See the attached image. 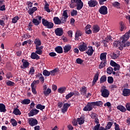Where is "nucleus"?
Returning a JSON list of instances; mask_svg holds the SVG:
<instances>
[{
	"label": "nucleus",
	"instance_id": "55",
	"mask_svg": "<svg viewBox=\"0 0 130 130\" xmlns=\"http://www.w3.org/2000/svg\"><path fill=\"white\" fill-rule=\"evenodd\" d=\"M110 65L112 67H116V66H118V64H117L116 62H114L113 60L110 61Z\"/></svg>",
	"mask_w": 130,
	"mask_h": 130
},
{
	"label": "nucleus",
	"instance_id": "48",
	"mask_svg": "<svg viewBox=\"0 0 130 130\" xmlns=\"http://www.w3.org/2000/svg\"><path fill=\"white\" fill-rule=\"evenodd\" d=\"M108 83L109 84H113V77L111 76H109L108 77Z\"/></svg>",
	"mask_w": 130,
	"mask_h": 130
},
{
	"label": "nucleus",
	"instance_id": "46",
	"mask_svg": "<svg viewBox=\"0 0 130 130\" xmlns=\"http://www.w3.org/2000/svg\"><path fill=\"white\" fill-rule=\"evenodd\" d=\"M31 87L33 94H34V95H36V94H37V91H36V86L31 85Z\"/></svg>",
	"mask_w": 130,
	"mask_h": 130
},
{
	"label": "nucleus",
	"instance_id": "21",
	"mask_svg": "<svg viewBox=\"0 0 130 130\" xmlns=\"http://www.w3.org/2000/svg\"><path fill=\"white\" fill-rule=\"evenodd\" d=\"M123 96H129L130 95V89L127 88H125L123 90Z\"/></svg>",
	"mask_w": 130,
	"mask_h": 130
},
{
	"label": "nucleus",
	"instance_id": "26",
	"mask_svg": "<svg viewBox=\"0 0 130 130\" xmlns=\"http://www.w3.org/2000/svg\"><path fill=\"white\" fill-rule=\"evenodd\" d=\"M75 7H77V0H71L70 8H72L73 9Z\"/></svg>",
	"mask_w": 130,
	"mask_h": 130
},
{
	"label": "nucleus",
	"instance_id": "59",
	"mask_svg": "<svg viewBox=\"0 0 130 130\" xmlns=\"http://www.w3.org/2000/svg\"><path fill=\"white\" fill-rule=\"evenodd\" d=\"M39 80H34L31 84V86H36V84H39Z\"/></svg>",
	"mask_w": 130,
	"mask_h": 130
},
{
	"label": "nucleus",
	"instance_id": "63",
	"mask_svg": "<svg viewBox=\"0 0 130 130\" xmlns=\"http://www.w3.org/2000/svg\"><path fill=\"white\" fill-rule=\"evenodd\" d=\"M125 107L128 111H130V103L126 104Z\"/></svg>",
	"mask_w": 130,
	"mask_h": 130
},
{
	"label": "nucleus",
	"instance_id": "27",
	"mask_svg": "<svg viewBox=\"0 0 130 130\" xmlns=\"http://www.w3.org/2000/svg\"><path fill=\"white\" fill-rule=\"evenodd\" d=\"M6 106L4 104H0V112H6Z\"/></svg>",
	"mask_w": 130,
	"mask_h": 130
},
{
	"label": "nucleus",
	"instance_id": "11",
	"mask_svg": "<svg viewBox=\"0 0 130 130\" xmlns=\"http://www.w3.org/2000/svg\"><path fill=\"white\" fill-rule=\"evenodd\" d=\"M36 53H37V54L41 55V54L43 53V51H42V50L43 49V46H41L40 47H36Z\"/></svg>",
	"mask_w": 130,
	"mask_h": 130
},
{
	"label": "nucleus",
	"instance_id": "8",
	"mask_svg": "<svg viewBox=\"0 0 130 130\" xmlns=\"http://www.w3.org/2000/svg\"><path fill=\"white\" fill-rule=\"evenodd\" d=\"M55 33L56 36H62L63 34V29L61 27L57 28L55 29Z\"/></svg>",
	"mask_w": 130,
	"mask_h": 130
},
{
	"label": "nucleus",
	"instance_id": "62",
	"mask_svg": "<svg viewBox=\"0 0 130 130\" xmlns=\"http://www.w3.org/2000/svg\"><path fill=\"white\" fill-rule=\"evenodd\" d=\"M113 7H119L120 4L117 2H115L114 3L112 4Z\"/></svg>",
	"mask_w": 130,
	"mask_h": 130
},
{
	"label": "nucleus",
	"instance_id": "57",
	"mask_svg": "<svg viewBox=\"0 0 130 130\" xmlns=\"http://www.w3.org/2000/svg\"><path fill=\"white\" fill-rule=\"evenodd\" d=\"M72 124L75 126L78 125V119L77 120H76V119H74V120H73Z\"/></svg>",
	"mask_w": 130,
	"mask_h": 130
},
{
	"label": "nucleus",
	"instance_id": "61",
	"mask_svg": "<svg viewBox=\"0 0 130 130\" xmlns=\"http://www.w3.org/2000/svg\"><path fill=\"white\" fill-rule=\"evenodd\" d=\"M118 57V55L115 53H113V55L112 56V58L113 59H116Z\"/></svg>",
	"mask_w": 130,
	"mask_h": 130
},
{
	"label": "nucleus",
	"instance_id": "18",
	"mask_svg": "<svg viewBox=\"0 0 130 130\" xmlns=\"http://www.w3.org/2000/svg\"><path fill=\"white\" fill-rule=\"evenodd\" d=\"M31 58H32V59H39L40 58V56H39V55H38L37 54V53H36V52L35 53L33 52L31 54V56H30Z\"/></svg>",
	"mask_w": 130,
	"mask_h": 130
},
{
	"label": "nucleus",
	"instance_id": "10",
	"mask_svg": "<svg viewBox=\"0 0 130 130\" xmlns=\"http://www.w3.org/2000/svg\"><path fill=\"white\" fill-rule=\"evenodd\" d=\"M79 49L80 51L83 52L87 50V49H88V47L85 43H83L80 46H79Z\"/></svg>",
	"mask_w": 130,
	"mask_h": 130
},
{
	"label": "nucleus",
	"instance_id": "42",
	"mask_svg": "<svg viewBox=\"0 0 130 130\" xmlns=\"http://www.w3.org/2000/svg\"><path fill=\"white\" fill-rule=\"evenodd\" d=\"M66 87H60L58 89V93H60V94H62V93H64V92H66Z\"/></svg>",
	"mask_w": 130,
	"mask_h": 130
},
{
	"label": "nucleus",
	"instance_id": "17",
	"mask_svg": "<svg viewBox=\"0 0 130 130\" xmlns=\"http://www.w3.org/2000/svg\"><path fill=\"white\" fill-rule=\"evenodd\" d=\"M106 55H107V53H102L100 56L101 60L106 61Z\"/></svg>",
	"mask_w": 130,
	"mask_h": 130
},
{
	"label": "nucleus",
	"instance_id": "24",
	"mask_svg": "<svg viewBox=\"0 0 130 130\" xmlns=\"http://www.w3.org/2000/svg\"><path fill=\"white\" fill-rule=\"evenodd\" d=\"M34 43L36 45V47H39L41 45V41L39 39H36L34 41Z\"/></svg>",
	"mask_w": 130,
	"mask_h": 130
},
{
	"label": "nucleus",
	"instance_id": "45",
	"mask_svg": "<svg viewBox=\"0 0 130 130\" xmlns=\"http://www.w3.org/2000/svg\"><path fill=\"white\" fill-rule=\"evenodd\" d=\"M112 72H113V68L112 67H109L107 69V73L109 75H111L112 74Z\"/></svg>",
	"mask_w": 130,
	"mask_h": 130
},
{
	"label": "nucleus",
	"instance_id": "23",
	"mask_svg": "<svg viewBox=\"0 0 130 130\" xmlns=\"http://www.w3.org/2000/svg\"><path fill=\"white\" fill-rule=\"evenodd\" d=\"M29 67V62L27 61H24L23 63V65L20 66L21 69H23V70L26 69Z\"/></svg>",
	"mask_w": 130,
	"mask_h": 130
},
{
	"label": "nucleus",
	"instance_id": "35",
	"mask_svg": "<svg viewBox=\"0 0 130 130\" xmlns=\"http://www.w3.org/2000/svg\"><path fill=\"white\" fill-rule=\"evenodd\" d=\"M106 80H107V77H106V75H103L100 78V84H102V83L106 82Z\"/></svg>",
	"mask_w": 130,
	"mask_h": 130
},
{
	"label": "nucleus",
	"instance_id": "28",
	"mask_svg": "<svg viewBox=\"0 0 130 130\" xmlns=\"http://www.w3.org/2000/svg\"><path fill=\"white\" fill-rule=\"evenodd\" d=\"M13 114H15V115H21V111H20L18 108H14Z\"/></svg>",
	"mask_w": 130,
	"mask_h": 130
},
{
	"label": "nucleus",
	"instance_id": "49",
	"mask_svg": "<svg viewBox=\"0 0 130 130\" xmlns=\"http://www.w3.org/2000/svg\"><path fill=\"white\" fill-rule=\"evenodd\" d=\"M11 121L13 126H16L17 124H18L17 121L15 119H11Z\"/></svg>",
	"mask_w": 130,
	"mask_h": 130
},
{
	"label": "nucleus",
	"instance_id": "37",
	"mask_svg": "<svg viewBox=\"0 0 130 130\" xmlns=\"http://www.w3.org/2000/svg\"><path fill=\"white\" fill-rule=\"evenodd\" d=\"M32 22L35 26H38V25H39V24H40V21H39L38 20H37V19L34 18L32 19Z\"/></svg>",
	"mask_w": 130,
	"mask_h": 130
},
{
	"label": "nucleus",
	"instance_id": "41",
	"mask_svg": "<svg viewBox=\"0 0 130 130\" xmlns=\"http://www.w3.org/2000/svg\"><path fill=\"white\" fill-rule=\"evenodd\" d=\"M77 121L78 122V124L81 125L83 124V123H84L85 120H84L83 118H78Z\"/></svg>",
	"mask_w": 130,
	"mask_h": 130
},
{
	"label": "nucleus",
	"instance_id": "12",
	"mask_svg": "<svg viewBox=\"0 0 130 130\" xmlns=\"http://www.w3.org/2000/svg\"><path fill=\"white\" fill-rule=\"evenodd\" d=\"M70 106H71V104H69L68 103L64 104L63 107L61 109L62 113L67 112V111H68V109L69 108V107H70Z\"/></svg>",
	"mask_w": 130,
	"mask_h": 130
},
{
	"label": "nucleus",
	"instance_id": "52",
	"mask_svg": "<svg viewBox=\"0 0 130 130\" xmlns=\"http://www.w3.org/2000/svg\"><path fill=\"white\" fill-rule=\"evenodd\" d=\"M73 96H74V92H71L66 95V99H70V98H71V97H73Z\"/></svg>",
	"mask_w": 130,
	"mask_h": 130
},
{
	"label": "nucleus",
	"instance_id": "51",
	"mask_svg": "<svg viewBox=\"0 0 130 130\" xmlns=\"http://www.w3.org/2000/svg\"><path fill=\"white\" fill-rule=\"evenodd\" d=\"M63 18L65 19H68L69 18V16L68 15V12L67 10H64L63 12V15H62Z\"/></svg>",
	"mask_w": 130,
	"mask_h": 130
},
{
	"label": "nucleus",
	"instance_id": "56",
	"mask_svg": "<svg viewBox=\"0 0 130 130\" xmlns=\"http://www.w3.org/2000/svg\"><path fill=\"white\" fill-rule=\"evenodd\" d=\"M6 84H7V86H14V85H15V83H14L13 82L11 81H8L6 83Z\"/></svg>",
	"mask_w": 130,
	"mask_h": 130
},
{
	"label": "nucleus",
	"instance_id": "34",
	"mask_svg": "<svg viewBox=\"0 0 130 130\" xmlns=\"http://www.w3.org/2000/svg\"><path fill=\"white\" fill-rule=\"evenodd\" d=\"M80 93H81V95H86V94L87 93V88L86 87H82L80 89Z\"/></svg>",
	"mask_w": 130,
	"mask_h": 130
},
{
	"label": "nucleus",
	"instance_id": "50",
	"mask_svg": "<svg viewBox=\"0 0 130 130\" xmlns=\"http://www.w3.org/2000/svg\"><path fill=\"white\" fill-rule=\"evenodd\" d=\"M112 124H113V123L109 122L106 127V128H107V129H110L111 126H112Z\"/></svg>",
	"mask_w": 130,
	"mask_h": 130
},
{
	"label": "nucleus",
	"instance_id": "25",
	"mask_svg": "<svg viewBox=\"0 0 130 130\" xmlns=\"http://www.w3.org/2000/svg\"><path fill=\"white\" fill-rule=\"evenodd\" d=\"M117 109L118 110H120V111H121V112H125L126 111V109H125V107H123V106L122 105H119L117 107Z\"/></svg>",
	"mask_w": 130,
	"mask_h": 130
},
{
	"label": "nucleus",
	"instance_id": "64",
	"mask_svg": "<svg viewBox=\"0 0 130 130\" xmlns=\"http://www.w3.org/2000/svg\"><path fill=\"white\" fill-rule=\"evenodd\" d=\"M100 129V124H98L94 126V130H99Z\"/></svg>",
	"mask_w": 130,
	"mask_h": 130
},
{
	"label": "nucleus",
	"instance_id": "40",
	"mask_svg": "<svg viewBox=\"0 0 130 130\" xmlns=\"http://www.w3.org/2000/svg\"><path fill=\"white\" fill-rule=\"evenodd\" d=\"M106 66V61H102L101 62L100 64L99 65V69H103Z\"/></svg>",
	"mask_w": 130,
	"mask_h": 130
},
{
	"label": "nucleus",
	"instance_id": "31",
	"mask_svg": "<svg viewBox=\"0 0 130 130\" xmlns=\"http://www.w3.org/2000/svg\"><path fill=\"white\" fill-rule=\"evenodd\" d=\"M44 10L47 13H50V9H49V4L46 2L45 5L44 6Z\"/></svg>",
	"mask_w": 130,
	"mask_h": 130
},
{
	"label": "nucleus",
	"instance_id": "1",
	"mask_svg": "<svg viewBox=\"0 0 130 130\" xmlns=\"http://www.w3.org/2000/svg\"><path fill=\"white\" fill-rule=\"evenodd\" d=\"M129 37L130 29L128 32H126L124 35L120 37V40L121 42H115L114 43V45L116 46V47H118V49L120 50H122L123 49V47H125L126 46H129V42H127V43L125 44V42L128 40V38H129Z\"/></svg>",
	"mask_w": 130,
	"mask_h": 130
},
{
	"label": "nucleus",
	"instance_id": "44",
	"mask_svg": "<svg viewBox=\"0 0 130 130\" xmlns=\"http://www.w3.org/2000/svg\"><path fill=\"white\" fill-rule=\"evenodd\" d=\"M30 102H31L30 100L24 99L21 102V104L24 105H27V104H29Z\"/></svg>",
	"mask_w": 130,
	"mask_h": 130
},
{
	"label": "nucleus",
	"instance_id": "3",
	"mask_svg": "<svg viewBox=\"0 0 130 130\" xmlns=\"http://www.w3.org/2000/svg\"><path fill=\"white\" fill-rule=\"evenodd\" d=\"M42 24L43 26H45V27H46L48 29H52V28H53V26H54L53 23L49 22L44 18L42 19Z\"/></svg>",
	"mask_w": 130,
	"mask_h": 130
},
{
	"label": "nucleus",
	"instance_id": "54",
	"mask_svg": "<svg viewBox=\"0 0 130 130\" xmlns=\"http://www.w3.org/2000/svg\"><path fill=\"white\" fill-rule=\"evenodd\" d=\"M71 13V16H77L78 15V11L77 10H73Z\"/></svg>",
	"mask_w": 130,
	"mask_h": 130
},
{
	"label": "nucleus",
	"instance_id": "36",
	"mask_svg": "<svg viewBox=\"0 0 130 130\" xmlns=\"http://www.w3.org/2000/svg\"><path fill=\"white\" fill-rule=\"evenodd\" d=\"M37 109H40V110H42L45 109V106H43L42 105L39 104L36 106Z\"/></svg>",
	"mask_w": 130,
	"mask_h": 130
},
{
	"label": "nucleus",
	"instance_id": "53",
	"mask_svg": "<svg viewBox=\"0 0 130 130\" xmlns=\"http://www.w3.org/2000/svg\"><path fill=\"white\" fill-rule=\"evenodd\" d=\"M19 18L18 16H15L12 19V23H17L18 20H19Z\"/></svg>",
	"mask_w": 130,
	"mask_h": 130
},
{
	"label": "nucleus",
	"instance_id": "47",
	"mask_svg": "<svg viewBox=\"0 0 130 130\" xmlns=\"http://www.w3.org/2000/svg\"><path fill=\"white\" fill-rule=\"evenodd\" d=\"M76 63H78V64H82L83 62H84V60H82L81 58H78L76 59Z\"/></svg>",
	"mask_w": 130,
	"mask_h": 130
},
{
	"label": "nucleus",
	"instance_id": "33",
	"mask_svg": "<svg viewBox=\"0 0 130 130\" xmlns=\"http://www.w3.org/2000/svg\"><path fill=\"white\" fill-rule=\"evenodd\" d=\"M36 11H37V8L35 7L31 9H29V10L28 11V13L29 14V15H32V14H33Z\"/></svg>",
	"mask_w": 130,
	"mask_h": 130
},
{
	"label": "nucleus",
	"instance_id": "20",
	"mask_svg": "<svg viewBox=\"0 0 130 130\" xmlns=\"http://www.w3.org/2000/svg\"><path fill=\"white\" fill-rule=\"evenodd\" d=\"M100 30V27L98 25H93L92 32L93 33H98V32H99V30Z\"/></svg>",
	"mask_w": 130,
	"mask_h": 130
},
{
	"label": "nucleus",
	"instance_id": "19",
	"mask_svg": "<svg viewBox=\"0 0 130 130\" xmlns=\"http://www.w3.org/2000/svg\"><path fill=\"white\" fill-rule=\"evenodd\" d=\"M71 49H72V46H71V45H66L63 47V50H64V53H68L69 51H70V50H71Z\"/></svg>",
	"mask_w": 130,
	"mask_h": 130
},
{
	"label": "nucleus",
	"instance_id": "14",
	"mask_svg": "<svg viewBox=\"0 0 130 130\" xmlns=\"http://www.w3.org/2000/svg\"><path fill=\"white\" fill-rule=\"evenodd\" d=\"M39 112V110L36 109H33L30 110L29 113V116H34V115H36V114H38Z\"/></svg>",
	"mask_w": 130,
	"mask_h": 130
},
{
	"label": "nucleus",
	"instance_id": "15",
	"mask_svg": "<svg viewBox=\"0 0 130 130\" xmlns=\"http://www.w3.org/2000/svg\"><path fill=\"white\" fill-rule=\"evenodd\" d=\"M98 79H99V73H97L95 74L94 77L93 78V80L92 83V86H94V85L96 84L97 81H98Z\"/></svg>",
	"mask_w": 130,
	"mask_h": 130
},
{
	"label": "nucleus",
	"instance_id": "5",
	"mask_svg": "<svg viewBox=\"0 0 130 130\" xmlns=\"http://www.w3.org/2000/svg\"><path fill=\"white\" fill-rule=\"evenodd\" d=\"M94 108L92 103H88L87 105L83 108L84 111H91Z\"/></svg>",
	"mask_w": 130,
	"mask_h": 130
},
{
	"label": "nucleus",
	"instance_id": "13",
	"mask_svg": "<svg viewBox=\"0 0 130 130\" xmlns=\"http://www.w3.org/2000/svg\"><path fill=\"white\" fill-rule=\"evenodd\" d=\"M119 25H120V27H119V30L121 32L122 31H125V30H126V26H125V24H124V23L122 21H120L119 22Z\"/></svg>",
	"mask_w": 130,
	"mask_h": 130
},
{
	"label": "nucleus",
	"instance_id": "30",
	"mask_svg": "<svg viewBox=\"0 0 130 130\" xmlns=\"http://www.w3.org/2000/svg\"><path fill=\"white\" fill-rule=\"evenodd\" d=\"M93 52H94V50L93 49V47L91 46L88 51L86 52V53H87L88 55L91 56L93 54Z\"/></svg>",
	"mask_w": 130,
	"mask_h": 130
},
{
	"label": "nucleus",
	"instance_id": "29",
	"mask_svg": "<svg viewBox=\"0 0 130 130\" xmlns=\"http://www.w3.org/2000/svg\"><path fill=\"white\" fill-rule=\"evenodd\" d=\"M92 103V105L94 107V106H101L103 104V103L101 101L99 102H91Z\"/></svg>",
	"mask_w": 130,
	"mask_h": 130
},
{
	"label": "nucleus",
	"instance_id": "9",
	"mask_svg": "<svg viewBox=\"0 0 130 130\" xmlns=\"http://www.w3.org/2000/svg\"><path fill=\"white\" fill-rule=\"evenodd\" d=\"M89 7L90 8H94L98 5V2L96 0H90L88 2Z\"/></svg>",
	"mask_w": 130,
	"mask_h": 130
},
{
	"label": "nucleus",
	"instance_id": "32",
	"mask_svg": "<svg viewBox=\"0 0 130 130\" xmlns=\"http://www.w3.org/2000/svg\"><path fill=\"white\" fill-rule=\"evenodd\" d=\"M51 93V89L50 88H48L47 90H44L43 91V94L46 96H48V95H49V94Z\"/></svg>",
	"mask_w": 130,
	"mask_h": 130
},
{
	"label": "nucleus",
	"instance_id": "6",
	"mask_svg": "<svg viewBox=\"0 0 130 130\" xmlns=\"http://www.w3.org/2000/svg\"><path fill=\"white\" fill-rule=\"evenodd\" d=\"M28 123L30 126H34L38 123V121L36 119L33 118L28 119Z\"/></svg>",
	"mask_w": 130,
	"mask_h": 130
},
{
	"label": "nucleus",
	"instance_id": "39",
	"mask_svg": "<svg viewBox=\"0 0 130 130\" xmlns=\"http://www.w3.org/2000/svg\"><path fill=\"white\" fill-rule=\"evenodd\" d=\"M58 68H55L53 70L51 71L50 75H51V76H54L55 74L58 72Z\"/></svg>",
	"mask_w": 130,
	"mask_h": 130
},
{
	"label": "nucleus",
	"instance_id": "4",
	"mask_svg": "<svg viewBox=\"0 0 130 130\" xmlns=\"http://www.w3.org/2000/svg\"><path fill=\"white\" fill-rule=\"evenodd\" d=\"M100 14L101 15H107L108 14V11H107V7L106 6H103L101 7L99 10Z\"/></svg>",
	"mask_w": 130,
	"mask_h": 130
},
{
	"label": "nucleus",
	"instance_id": "7",
	"mask_svg": "<svg viewBox=\"0 0 130 130\" xmlns=\"http://www.w3.org/2000/svg\"><path fill=\"white\" fill-rule=\"evenodd\" d=\"M83 6H84V4L82 2V0H77V2H76L77 10H78V11H80V10H82Z\"/></svg>",
	"mask_w": 130,
	"mask_h": 130
},
{
	"label": "nucleus",
	"instance_id": "60",
	"mask_svg": "<svg viewBox=\"0 0 130 130\" xmlns=\"http://www.w3.org/2000/svg\"><path fill=\"white\" fill-rule=\"evenodd\" d=\"M49 55L51 56V57H53L54 56H56V53L54 52H51L49 53Z\"/></svg>",
	"mask_w": 130,
	"mask_h": 130
},
{
	"label": "nucleus",
	"instance_id": "43",
	"mask_svg": "<svg viewBox=\"0 0 130 130\" xmlns=\"http://www.w3.org/2000/svg\"><path fill=\"white\" fill-rule=\"evenodd\" d=\"M80 36H82V32L80 30H77L75 34V38H78Z\"/></svg>",
	"mask_w": 130,
	"mask_h": 130
},
{
	"label": "nucleus",
	"instance_id": "58",
	"mask_svg": "<svg viewBox=\"0 0 130 130\" xmlns=\"http://www.w3.org/2000/svg\"><path fill=\"white\" fill-rule=\"evenodd\" d=\"M109 42V41L108 40V39H105V40L103 41V43H104V46H105V47H107V43H108Z\"/></svg>",
	"mask_w": 130,
	"mask_h": 130
},
{
	"label": "nucleus",
	"instance_id": "38",
	"mask_svg": "<svg viewBox=\"0 0 130 130\" xmlns=\"http://www.w3.org/2000/svg\"><path fill=\"white\" fill-rule=\"evenodd\" d=\"M43 75H44L45 77H49V76H50V72L47 71V70H45L43 72Z\"/></svg>",
	"mask_w": 130,
	"mask_h": 130
},
{
	"label": "nucleus",
	"instance_id": "2",
	"mask_svg": "<svg viewBox=\"0 0 130 130\" xmlns=\"http://www.w3.org/2000/svg\"><path fill=\"white\" fill-rule=\"evenodd\" d=\"M101 96L104 97V98H108L109 95H110V92L108 89L106 88L105 86H103L101 89Z\"/></svg>",
	"mask_w": 130,
	"mask_h": 130
},
{
	"label": "nucleus",
	"instance_id": "16",
	"mask_svg": "<svg viewBox=\"0 0 130 130\" xmlns=\"http://www.w3.org/2000/svg\"><path fill=\"white\" fill-rule=\"evenodd\" d=\"M53 21L55 25H60L61 24V20L58 17H54L53 18Z\"/></svg>",
	"mask_w": 130,
	"mask_h": 130
},
{
	"label": "nucleus",
	"instance_id": "22",
	"mask_svg": "<svg viewBox=\"0 0 130 130\" xmlns=\"http://www.w3.org/2000/svg\"><path fill=\"white\" fill-rule=\"evenodd\" d=\"M55 51L57 53H62L63 52L62 50V47L61 46H57L55 48Z\"/></svg>",
	"mask_w": 130,
	"mask_h": 130
}]
</instances>
